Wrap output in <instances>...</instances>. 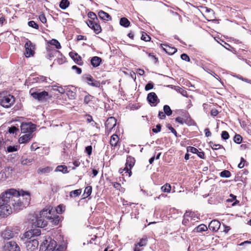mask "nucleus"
<instances>
[{"mask_svg":"<svg viewBox=\"0 0 251 251\" xmlns=\"http://www.w3.org/2000/svg\"><path fill=\"white\" fill-rule=\"evenodd\" d=\"M30 200V194L23 190L14 188L5 190L0 195V216H7L14 210L23 209L28 205Z\"/></svg>","mask_w":251,"mask_h":251,"instance_id":"1","label":"nucleus"},{"mask_svg":"<svg viewBox=\"0 0 251 251\" xmlns=\"http://www.w3.org/2000/svg\"><path fill=\"white\" fill-rule=\"evenodd\" d=\"M41 233V230L36 228L29 230L24 233V238L27 240L25 241L27 251H38L39 242L33 238L39 236Z\"/></svg>","mask_w":251,"mask_h":251,"instance_id":"2","label":"nucleus"},{"mask_svg":"<svg viewBox=\"0 0 251 251\" xmlns=\"http://www.w3.org/2000/svg\"><path fill=\"white\" fill-rule=\"evenodd\" d=\"M52 212H54L52 209H45L40 212V215L41 217H45L49 220L52 224L57 225L60 221V218L58 215L53 214Z\"/></svg>","mask_w":251,"mask_h":251,"instance_id":"3","label":"nucleus"},{"mask_svg":"<svg viewBox=\"0 0 251 251\" xmlns=\"http://www.w3.org/2000/svg\"><path fill=\"white\" fill-rule=\"evenodd\" d=\"M56 246V242L50 238H46L40 245L42 251H54Z\"/></svg>","mask_w":251,"mask_h":251,"instance_id":"4","label":"nucleus"},{"mask_svg":"<svg viewBox=\"0 0 251 251\" xmlns=\"http://www.w3.org/2000/svg\"><path fill=\"white\" fill-rule=\"evenodd\" d=\"M15 101L14 97L11 95H0V104L4 108H9L13 105Z\"/></svg>","mask_w":251,"mask_h":251,"instance_id":"5","label":"nucleus"},{"mask_svg":"<svg viewBox=\"0 0 251 251\" xmlns=\"http://www.w3.org/2000/svg\"><path fill=\"white\" fill-rule=\"evenodd\" d=\"M30 93L33 98L41 101L46 100L50 98L48 93L45 91L41 92H33V90L31 89L30 90Z\"/></svg>","mask_w":251,"mask_h":251,"instance_id":"6","label":"nucleus"},{"mask_svg":"<svg viewBox=\"0 0 251 251\" xmlns=\"http://www.w3.org/2000/svg\"><path fill=\"white\" fill-rule=\"evenodd\" d=\"M36 126L31 122L23 123L21 126V130L22 132L31 133L35 130Z\"/></svg>","mask_w":251,"mask_h":251,"instance_id":"7","label":"nucleus"},{"mask_svg":"<svg viewBox=\"0 0 251 251\" xmlns=\"http://www.w3.org/2000/svg\"><path fill=\"white\" fill-rule=\"evenodd\" d=\"M13 169L12 167H8L3 170L0 169V180L4 181L11 176Z\"/></svg>","mask_w":251,"mask_h":251,"instance_id":"8","label":"nucleus"},{"mask_svg":"<svg viewBox=\"0 0 251 251\" xmlns=\"http://www.w3.org/2000/svg\"><path fill=\"white\" fill-rule=\"evenodd\" d=\"M4 249L7 251H20V248L15 241H10L6 242L4 246Z\"/></svg>","mask_w":251,"mask_h":251,"instance_id":"9","label":"nucleus"},{"mask_svg":"<svg viewBox=\"0 0 251 251\" xmlns=\"http://www.w3.org/2000/svg\"><path fill=\"white\" fill-rule=\"evenodd\" d=\"M25 55L26 57H29L31 56H33L34 53V46L33 45L32 42L27 40L25 45Z\"/></svg>","mask_w":251,"mask_h":251,"instance_id":"10","label":"nucleus"},{"mask_svg":"<svg viewBox=\"0 0 251 251\" xmlns=\"http://www.w3.org/2000/svg\"><path fill=\"white\" fill-rule=\"evenodd\" d=\"M147 100L151 106H156L159 102V100L154 92H151L148 94Z\"/></svg>","mask_w":251,"mask_h":251,"instance_id":"11","label":"nucleus"},{"mask_svg":"<svg viewBox=\"0 0 251 251\" xmlns=\"http://www.w3.org/2000/svg\"><path fill=\"white\" fill-rule=\"evenodd\" d=\"M134 163L135 160L133 158L130 156H129L127 158L126 167L124 170L129 174V176H130L131 175V171L130 170L134 166Z\"/></svg>","mask_w":251,"mask_h":251,"instance_id":"12","label":"nucleus"},{"mask_svg":"<svg viewBox=\"0 0 251 251\" xmlns=\"http://www.w3.org/2000/svg\"><path fill=\"white\" fill-rule=\"evenodd\" d=\"M116 125V119L113 117H111L107 119L105 122L106 130L110 132Z\"/></svg>","mask_w":251,"mask_h":251,"instance_id":"13","label":"nucleus"},{"mask_svg":"<svg viewBox=\"0 0 251 251\" xmlns=\"http://www.w3.org/2000/svg\"><path fill=\"white\" fill-rule=\"evenodd\" d=\"M9 141H6L5 144H4L2 147L3 148V151H5L6 152H12L16 151L18 150L19 147L18 145L11 146L9 145Z\"/></svg>","mask_w":251,"mask_h":251,"instance_id":"14","label":"nucleus"},{"mask_svg":"<svg viewBox=\"0 0 251 251\" xmlns=\"http://www.w3.org/2000/svg\"><path fill=\"white\" fill-rule=\"evenodd\" d=\"M46 218L45 217H41L40 214L39 216L37 217L36 221L34 223L35 226L38 227H44L47 226V221L44 219Z\"/></svg>","mask_w":251,"mask_h":251,"instance_id":"15","label":"nucleus"},{"mask_svg":"<svg viewBox=\"0 0 251 251\" xmlns=\"http://www.w3.org/2000/svg\"><path fill=\"white\" fill-rule=\"evenodd\" d=\"M85 81L87 83L92 86L96 87H99L100 86V83L99 81L95 80L90 75H87L85 77Z\"/></svg>","mask_w":251,"mask_h":251,"instance_id":"16","label":"nucleus"},{"mask_svg":"<svg viewBox=\"0 0 251 251\" xmlns=\"http://www.w3.org/2000/svg\"><path fill=\"white\" fill-rule=\"evenodd\" d=\"M14 236V232L10 229L6 228L1 232V237L5 240H9Z\"/></svg>","mask_w":251,"mask_h":251,"instance_id":"17","label":"nucleus"},{"mask_svg":"<svg viewBox=\"0 0 251 251\" xmlns=\"http://www.w3.org/2000/svg\"><path fill=\"white\" fill-rule=\"evenodd\" d=\"M221 223L216 220H212L209 224V228L212 231H217L219 229Z\"/></svg>","mask_w":251,"mask_h":251,"instance_id":"18","label":"nucleus"},{"mask_svg":"<svg viewBox=\"0 0 251 251\" xmlns=\"http://www.w3.org/2000/svg\"><path fill=\"white\" fill-rule=\"evenodd\" d=\"M69 55L76 63L79 65H82L81 57L77 53L71 52Z\"/></svg>","mask_w":251,"mask_h":251,"instance_id":"19","label":"nucleus"},{"mask_svg":"<svg viewBox=\"0 0 251 251\" xmlns=\"http://www.w3.org/2000/svg\"><path fill=\"white\" fill-rule=\"evenodd\" d=\"M161 47L163 50L169 54H173L177 51L176 48L171 47L167 45H161Z\"/></svg>","mask_w":251,"mask_h":251,"instance_id":"20","label":"nucleus"},{"mask_svg":"<svg viewBox=\"0 0 251 251\" xmlns=\"http://www.w3.org/2000/svg\"><path fill=\"white\" fill-rule=\"evenodd\" d=\"M32 138L31 133H27L20 137L19 139V142L20 144H25L28 142Z\"/></svg>","mask_w":251,"mask_h":251,"instance_id":"21","label":"nucleus"},{"mask_svg":"<svg viewBox=\"0 0 251 251\" xmlns=\"http://www.w3.org/2000/svg\"><path fill=\"white\" fill-rule=\"evenodd\" d=\"M101 62V58L98 56H94L91 58V63L94 67H98Z\"/></svg>","mask_w":251,"mask_h":251,"instance_id":"22","label":"nucleus"},{"mask_svg":"<svg viewBox=\"0 0 251 251\" xmlns=\"http://www.w3.org/2000/svg\"><path fill=\"white\" fill-rule=\"evenodd\" d=\"M119 141V138L116 134H113L111 137L110 140V144L112 147H116L117 146Z\"/></svg>","mask_w":251,"mask_h":251,"instance_id":"23","label":"nucleus"},{"mask_svg":"<svg viewBox=\"0 0 251 251\" xmlns=\"http://www.w3.org/2000/svg\"><path fill=\"white\" fill-rule=\"evenodd\" d=\"M33 161L34 159L33 158H28L25 156H23L20 159V162L23 165H27Z\"/></svg>","mask_w":251,"mask_h":251,"instance_id":"24","label":"nucleus"},{"mask_svg":"<svg viewBox=\"0 0 251 251\" xmlns=\"http://www.w3.org/2000/svg\"><path fill=\"white\" fill-rule=\"evenodd\" d=\"M99 17L105 21H109L111 20V16L107 13L103 11L100 10L98 13Z\"/></svg>","mask_w":251,"mask_h":251,"instance_id":"25","label":"nucleus"},{"mask_svg":"<svg viewBox=\"0 0 251 251\" xmlns=\"http://www.w3.org/2000/svg\"><path fill=\"white\" fill-rule=\"evenodd\" d=\"M202 9L203 12L207 14V16L209 18H212L214 17V12L212 9L209 8L207 7H202Z\"/></svg>","mask_w":251,"mask_h":251,"instance_id":"26","label":"nucleus"},{"mask_svg":"<svg viewBox=\"0 0 251 251\" xmlns=\"http://www.w3.org/2000/svg\"><path fill=\"white\" fill-rule=\"evenodd\" d=\"M52 171V168L50 167H46L45 168H40L38 169L37 172L38 174H47L49 173Z\"/></svg>","mask_w":251,"mask_h":251,"instance_id":"27","label":"nucleus"},{"mask_svg":"<svg viewBox=\"0 0 251 251\" xmlns=\"http://www.w3.org/2000/svg\"><path fill=\"white\" fill-rule=\"evenodd\" d=\"M47 50L48 51V54H47V57L48 58H50L53 57H54L55 53L57 52V50L52 49L51 47L50 46H48L47 47Z\"/></svg>","mask_w":251,"mask_h":251,"instance_id":"28","label":"nucleus"},{"mask_svg":"<svg viewBox=\"0 0 251 251\" xmlns=\"http://www.w3.org/2000/svg\"><path fill=\"white\" fill-rule=\"evenodd\" d=\"M120 24L123 26L127 27L130 25V22L127 18L124 17L120 19Z\"/></svg>","mask_w":251,"mask_h":251,"instance_id":"29","label":"nucleus"},{"mask_svg":"<svg viewBox=\"0 0 251 251\" xmlns=\"http://www.w3.org/2000/svg\"><path fill=\"white\" fill-rule=\"evenodd\" d=\"M55 171L62 172L64 174L68 173V168L67 166L63 165L58 166L56 168Z\"/></svg>","mask_w":251,"mask_h":251,"instance_id":"30","label":"nucleus"},{"mask_svg":"<svg viewBox=\"0 0 251 251\" xmlns=\"http://www.w3.org/2000/svg\"><path fill=\"white\" fill-rule=\"evenodd\" d=\"M70 4L68 0H62L60 3L59 6L62 9H66Z\"/></svg>","mask_w":251,"mask_h":251,"instance_id":"31","label":"nucleus"},{"mask_svg":"<svg viewBox=\"0 0 251 251\" xmlns=\"http://www.w3.org/2000/svg\"><path fill=\"white\" fill-rule=\"evenodd\" d=\"M49 43L52 46H54L56 49H60L61 48V46L59 42L56 39H52L49 41Z\"/></svg>","mask_w":251,"mask_h":251,"instance_id":"32","label":"nucleus"},{"mask_svg":"<svg viewBox=\"0 0 251 251\" xmlns=\"http://www.w3.org/2000/svg\"><path fill=\"white\" fill-rule=\"evenodd\" d=\"M207 230V227L206 225L204 224H201L198 226L196 228V230L197 232H201L202 231H204Z\"/></svg>","mask_w":251,"mask_h":251,"instance_id":"33","label":"nucleus"},{"mask_svg":"<svg viewBox=\"0 0 251 251\" xmlns=\"http://www.w3.org/2000/svg\"><path fill=\"white\" fill-rule=\"evenodd\" d=\"M164 113L167 116H169L172 114V111L170 108V107L168 105H165L163 107Z\"/></svg>","mask_w":251,"mask_h":251,"instance_id":"34","label":"nucleus"},{"mask_svg":"<svg viewBox=\"0 0 251 251\" xmlns=\"http://www.w3.org/2000/svg\"><path fill=\"white\" fill-rule=\"evenodd\" d=\"M81 193V189H77L74 191H72L70 193V196L71 197H76L80 195Z\"/></svg>","mask_w":251,"mask_h":251,"instance_id":"35","label":"nucleus"},{"mask_svg":"<svg viewBox=\"0 0 251 251\" xmlns=\"http://www.w3.org/2000/svg\"><path fill=\"white\" fill-rule=\"evenodd\" d=\"M161 189L164 192L169 193L171 189V186L170 184L166 183L161 187Z\"/></svg>","mask_w":251,"mask_h":251,"instance_id":"36","label":"nucleus"},{"mask_svg":"<svg viewBox=\"0 0 251 251\" xmlns=\"http://www.w3.org/2000/svg\"><path fill=\"white\" fill-rule=\"evenodd\" d=\"M148 239L147 237L142 238L140 240V241L136 244L137 246L139 247H143L146 245L147 243Z\"/></svg>","mask_w":251,"mask_h":251,"instance_id":"37","label":"nucleus"},{"mask_svg":"<svg viewBox=\"0 0 251 251\" xmlns=\"http://www.w3.org/2000/svg\"><path fill=\"white\" fill-rule=\"evenodd\" d=\"M92 29L94 30V32L96 34H99L101 31L100 25L98 24L97 23L94 24V26L92 28Z\"/></svg>","mask_w":251,"mask_h":251,"instance_id":"38","label":"nucleus"},{"mask_svg":"<svg viewBox=\"0 0 251 251\" xmlns=\"http://www.w3.org/2000/svg\"><path fill=\"white\" fill-rule=\"evenodd\" d=\"M230 175L231 174L230 172L227 170H225L220 173V176L222 177L227 178L229 177Z\"/></svg>","mask_w":251,"mask_h":251,"instance_id":"39","label":"nucleus"},{"mask_svg":"<svg viewBox=\"0 0 251 251\" xmlns=\"http://www.w3.org/2000/svg\"><path fill=\"white\" fill-rule=\"evenodd\" d=\"M88 16L91 19L90 20H92V21L98 20V18H97L96 14L93 12H89L88 13Z\"/></svg>","mask_w":251,"mask_h":251,"instance_id":"40","label":"nucleus"},{"mask_svg":"<svg viewBox=\"0 0 251 251\" xmlns=\"http://www.w3.org/2000/svg\"><path fill=\"white\" fill-rule=\"evenodd\" d=\"M242 141V137L239 134H236L234 137V141L237 144H240Z\"/></svg>","mask_w":251,"mask_h":251,"instance_id":"41","label":"nucleus"},{"mask_svg":"<svg viewBox=\"0 0 251 251\" xmlns=\"http://www.w3.org/2000/svg\"><path fill=\"white\" fill-rule=\"evenodd\" d=\"M210 146L213 150H218L221 148H223V146L220 144H216L212 142L210 143Z\"/></svg>","mask_w":251,"mask_h":251,"instance_id":"42","label":"nucleus"},{"mask_svg":"<svg viewBox=\"0 0 251 251\" xmlns=\"http://www.w3.org/2000/svg\"><path fill=\"white\" fill-rule=\"evenodd\" d=\"M92 190V188L91 186H87L85 188V191H84V193L86 194V195H87L86 197H88L91 194Z\"/></svg>","mask_w":251,"mask_h":251,"instance_id":"43","label":"nucleus"},{"mask_svg":"<svg viewBox=\"0 0 251 251\" xmlns=\"http://www.w3.org/2000/svg\"><path fill=\"white\" fill-rule=\"evenodd\" d=\"M28 25L30 27H33L35 29H38L39 27L38 25L33 21L28 22Z\"/></svg>","mask_w":251,"mask_h":251,"instance_id":"44","label":"nucleus"},{"mask_svg":"<svg viewBox=\"0 0 251 251\" xmlns=\"http://www.w3.org/2000/svg\"><path fill=\"white\" fill-rule=\"evenodd\" d=\"M19 131V129L16 126H13L11 127H8V132L10 133H15Z\"/></svg>","mask_w":251,"mask_h":251,"instance_id":"45","label":"nucleus"},{"mask_svg":"<svg viewBox=\"0 0 251 251\" xmlns=\"http://www.w3.org/2000/svg\"><path fill=\"white\" fill-rule=\"evenodd\" d=\"M141 39L142 40H144L145 41H149L151 40V37L146 33H143Z\"/></svg>","mask_w":251,"mask_h":251,"instance_id":"46","label":"nucleus"},{"mask_svg":"<svg viewBox=\"0 0 251 251\" xmlns=\"http://www.w3.org/2000/svg\"><path fill=\"white\" fill-rule=\"evenodd\" d=\"M187 151L193 153H196L198 152V149L193 147H188L187 149Z\"/></svg>","mask_w":251,"mask_h":251,"instance_id":"47","label":"nucleus"},{"mask_svg":"<svg viewBox=\"0 0 251 251\" xmlns=\"http://www.w3.org/2000/svg\"><path fill=\"white\" fill-rule=\"evenodd\" d=\"M92 99L93 97L91 95H87L84 98V102L85 104H88L90 101L92 100Z\"/></svg>","mask_w":251,"mask_h":251,"instance_id":"48","label":"nucleus"},{"mask_svg":"<svg viewBox=\"0 0 251 251\" xmlns=\"http://www.w3.org/2000/svg\"><path fill=\"white\" fill-rule=\"evenodd\" d=\"M221 136H222V139L224 140H226V139H228L229 136L228 133L226 131H223L222 132Z\"/></svg>","mask_w":251,"mask_h":251,"instance_id":"49","label":"nucleus"},{"mask_svg":"<svg viewBox=\"0 0 251 251\" xmlns=\"http://www.w3.org/2000/svg\"><path fill=\"white\" fill-rule=\"evenodd\" d=\"M161 128V126L160 124H158L156 126V128H152V131L154 133H158L160 131Z\"/></svg>","mask_w":251,"mask_h":251,"instance_id":"50","label":"nucleus"},{"mask_svg":"<svg viewBox=\"0 0 251 251\" xmlns=\"http://www.w3.org/2000/svg\"><path fill=\"white\" fill-rule=\"evenodd\" d=\"M96 23V22L95 21H92V20H88L86 22V23H87L88 26L89 27H90L91 28H92L94 26V24H95Z\"/></svg>","mask_w":251,"mask_h":251,"instance_id":"51","label":"nucleus"},{"mask_svg":"<svg viewBox=\"0 0 251 251\" xmlns=\"http://www.w3.org/2000/svg\"><path fill=\"white\" fill-rule=\"evenodd\" d=\"M153 87V84L152 83L149 82L145 86V89L146 91H149Z\"/></svg>","mask_w":251,"mask_h":251,"instance_id":"52","label":"nucleus"},{"mask_svg":"<svg viewBox=\"0 0 251 251\" xmlns=\"http://www.w3.org/2000/svg\"><path fill=\"white\" fill-rule=\"evenodd\" d=\"M181 58L186 61L189 62L190 61V58L188 55L185 53H183L181 55Z\"/></svg>","mask_w":251,"mask_h":251,"instance_id":"53","label":"nucleus"},{"mask_svg":"<svg viewBox=\"0 0 251 251\" xmlns=\"http://www.w3.org/2000/svg\"><path fill=\"white\" fill-rule=\"evenodd\" d=\"M55 210H56L57 213H58V214H61L62 213V212L63 211V210H64L63 209L62 205H58L56 207Z\"/></svg>","mask_w":251,"mask_h":251,"instance_id":"54","label":"nucleus"},{"mask_svg":"<svg viewBox=\"0 0 251 251\" xmlns=\"http://www.w3.org/2000/svg\"><path fill=\"white\" fill-rule=\"evenodd\" d=\"M92 147L91 146H88L85 148V151L88 155H90L92 153Z\"/></svg>","mask_w":251,"mask_h":251,"instance_id":"55","label":"nucleus"},{"mask_svg":"<svg viewBox=\"0 0 251 251\" xmlns=\"http://www.w3.org/2000/svg\"><path fill=\"white\" fill-rule=\"evenodd\" d=\"M72 70H76V73L77 74H80L81 73V69L78 67H77L76 66H73L72 67Z\"/></svg>","mask_w":251,"mask_h":251,"instance_id":"56","label":"nucleus"},{"mask_svg":"<svg viewBox=\"0 0 251 251\" xmlns=\"http://www.w3.org/2000/svg\"><path fill=\"white\" fill-rule=\"evenodd\" d=\"M39 18L42 23H46L47 19H46L45 16L44 14H42V15H40Z\"/></svg>","mask_w":251,"mask_h":251,"instance_id":"57","label":"nucleus"},{"mask_svg":"<svg viewBox=\"0 0 251 251\" xmlns=\"http://www.w3.org/2000/svg\"><path fill=\"white\" fill-rule=\"evenodd\" d=\"M57 91L61 94H64L66 91L65 89L61 86L57 87Z\"/></svg>","mask_w":251,"mask_h":251,"instance_id":"58","label":"nucleus"},{"mask_svg":"<svg viewBox=\"0 0 251 251\" xmlns=\"http://www.w3.org/2000/svg\"><path fill=\"white\" fill-rule=\"evenodd\" d=\"M68 96L70 97L71 99H74L75 96V93L73 91H68L67 93Z\"/></svg>","mask_w":251,"mask_h":251,"instance_id":"59","label":"nucleus"},{"mask_svg":"<svg viewBox=\"0 0 251 251\" xmlns=\"http://www.w3.org/2000/svg\"><path fill=\"white\" fill-rule=\"evenodd\" d=\"M38 79L37 81L39 82H44L46 80L47 78L44 76H40L37 78Z\"/></svg>","mask_w":251,"mask_h":251,"instance_id":"60","label":"nucleus"},{"mask_svg":"<svg viewBox=\"0 0 251 251\" xmlns=\"http://www.w3.org/2000/svg\"><path fill=\"white\" fill-rule=\"evenodd\" d=\"M245 161V160L243 158H241V162L238 164V167L239 168L241 169L244 167V162Z\"/></svg>","mask_w":251,"mask_h":251,"instance_id":"61","label":"nucleus"},{"mask_svg":"<svg viewBox=\"0 0 251 251\" xmlns=\"http://www.w3.org/2000/svg\"><path fill=\"white\" fill-rule=\"evenodd\" d=\"M158 116L161 119H164L166 117L165 113L162 111H160L159 112Z\"/></svg>","mask_w":251,"mask_h":251,"instance_id":"62","label":"nucleus"},{"mask_svg":"<svg viewBox=\"0 0 251 251\" xmlns=\"http://www.w3.org/2000/svg\"><path fill=\"white\" fill-rule=\"evenodd\" d=\"M218 114V111L215 109H213L211 110V115L213 116H216L217 115V114Z\"/></svg>","mask_w":251,"mask_h":251,"instance_id":"63","label":"nucleus"},{"mask_svg":"<svg viewBox=\"0 0 251 251\" xmlns=\"http://www.w3.org/2000/svg\"><path fill=\"white\" fill-rule=\"evenodd\" d=\"M176 121L180 123V124H183L184 123V120L183 118L179 117L176 118Z\"/></svg>","mask_w":251,"mask_h":251,"instance_id":"64","label":"nucleus"}]
</instances>
